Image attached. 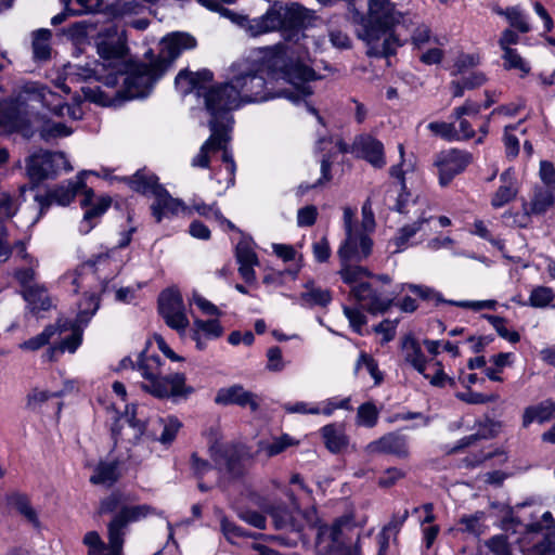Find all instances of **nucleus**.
Listing matches in <instances>:
<instances>
[{
	"instance_id": "obj_26",
	"label": "nucleus",
	"mask_w": 555,
	"mask_h": 555,
	"mask_svg": "<svg viewBox=\"0 0 555 555\" xmlns=\"http://www.w3.org/2000/svg\"><path fill=\"white\" fill-rule=\"evenodd\" d=\"M223 334V327L217 319L202 320L195 318L191 330V338L196 343V348L203 350L206 347L204 339H217Z\"/></svg>"
},
{
	"instance_id": "obj_13",
	"label": "nucleus",
	"mask_w": 555,
	"mask_h": 555,
	"mask_svg": "<svg viewBox=\"0 0 555 555\" xmlns=\"http://www.w3.org/2000/svg\"><path fill=\"white\" fill-rule=\"evenodd\" d=\"M373 242L364 231L347 233L338 248L340 262H360L372 253Z\"/></svg>"
},
{
	"instance_id": "obj_9",
	"label": "nucleus",
	"mask_w": 555,
	"mask_h": 555,
	"mask_svg": "<svg viewBox=\"0 0 555 555\" xmlns=\"http://www.w3.org/2000/svg\"><path fill=\"white\" fill-rule=\"evenodd\" d=\"M350 296L367 312L383 314L393 305V295L378 287L374 282L353 285Z\"/></svg>"
},
{
	"instance_id": "obj_57",
	"label": "nucleus",
	"mask_w": 555,
	"mask_h": 555,
	"mask_svg": "<svg viewBox=\"0 0 555 555\" xmlns=\"http://www.w3.org/2000/svg\"><path fill=\"white\" fill-rule=\"evenodd\" d=\"M319 405L321 409L320 414H323L325 416L333 415V413L338 409L347 410V411H350L352 409L351 404H350L349 397L343 398V399H339L337 397L328 398V399L322 401Z\"/></svg>"
},
{
	"instance_id": "obj_17",
	"label": "nucleus",
	"mask_w": 555,
	"mask_h": 555,
	"mask_svg": "<svg viewBox=\"0 0 555 555\" xmlns=\"http://www.w3.org/2000/svg\"><path fill=\"white\" fill-rule=\"evenodd\" d=\"M212 79L214 74L208 69H202L196 73L184 69L177 75L175 85L182 95L196 92L198 96L205 100L204 94L214 87H207V83L211 82Z\"/></svg>"
},
{
	"instance_id": "obj_60",
	"label": "nucleus",
	"mask_w": 555,
	"mask_h": 555,
	"mask_svg": "<svg viewBox=\"0 0 555 555\" xmlns=\"http://www.w3.org/2000/svg\"><path fill=\"white\" fill-rule=\"evenodd\" d=\"M365 367L369 374L375 379V384L380 383L383 376L382 373L378 370V365L376 361L366 353H361L357 364H356V371H359L361 367Z\"/></svg>"
},
{
	"instance_id": "obj_3",
	"label": "nucleus",
	"mask_w": 555,
	"mask_h": 555,
	"mask_svg": "<svg viewBox=\"0 0 555 555\" xmlns=\"http://www.w3.org/2000/svg\"><path fill=\"white\" fill-rule=\"evenodd\" d=\"M222 16L228 17L233 23L244 28L251 37L272 33L281 28L285 30L289 29L293 31V36L296 37V42L302 40L300 44L307 52L311 49L314 51L321 49V43L317 38L305 35L300 30L307 18V11L297 3L286 5L282 2H274L264 14L254 18L236 14L231 10H223Z\"/></svg>"
},
{
	"instance_id": "obj_27",
	"label": "nucleus",
	"mask_w": 555,
	"mask_h": 555,
	"mask_svg": "<svg viewBox=\"0 0 555 555\" xmlns=\"http://www.w3.org/2000/svg\"><path fill=\"white\" fill-rule=\"evenodd\" d=\"M553 418H555V401L545 399L525 408L521 415V426L528 428L532 423L544 424Z\"/></svg>"
},
{
	"instance_id": "obj_21",
	"label": "nucleus",
	"mask_w": 555,
	"mask_h": 555,
	"mask_svg": "<svg viewBox=\"0 0 555 555\" xmlns=\"http://www.w3.org/2000/svg\"><path fill=\"white\" fill-rule=\"evenodd\" d=\"M196 39L186 33H173L166 36L160 42L158 59H163L169 65L183 52L195 48Z\"/></svg>"
},
{
	"instance_id": "obj_48",
	"label": "nucleus",
	"mask_w": 555,
	"mask_h": 555,
	"mask_svg": "<svg viewBox=\"0 0 555 555\" xmlns=\"http://www.w3.org/2000/svg\"><path fill=\"white\" fill-rule=\"evenodd\" d=\"M403 288H406L414 295L418 296L423 300L427 301H435L436 304L446 302L449 304V300H444L442 298V295L434 289L433 287L426 286V285H418V284H404Z\"/></svg>"
},
{
	"instance_id": "obj_5",
	"label": "nucleus",
	"mask_w": 555,
	"mask_h": 555,
	"mask_svg": "<svg viewBox=\"0 0 555 555\" xmlns=\"http://www.w3.org/2000/svg\"><path fill=\"white\" fill-rule=\"evenodd\" d=\"M134 369L143 378L141 388L156 398L186 397L193 392V388L185 385L184 374L163 375L158 356L140 354Z\"/></svg>"
},
{
	"instance_id": "obj_51",
	"label": "nucleus",
	"mask_w": 555,
	"mask_h": 555,
	"mask_svg": "<svg viewBox=\"0 0 555 555\" xmlns=\"http://www.w3.org/2000/svg\"><path fill=\"white\" fill-rule=\"evenodd\" d=\"M344 315L348 319L350 327L363 335V326L366 324L367 319L361 309L357 307L343 306Z\"/></svg>"
},
{
	"instance_id": "obj_63",
	"label": "nucleus",
	"mask_w": 555,
	"mask_h": 555,
	"mask_svg": "<svg viewBox=\"0 0 555 555\" xmlns=\"http://www.w3.org/2000/svg\"><path fill=\"white\" fill-rule=\"evenodd\" d=\"M318 218V209L313 205H308L297 211L298 227H311Z\"/></svg>"
},
{
	"instance_id": "obj_58",
	"label": "nucleus",
	"mask_w": 555,
	"mask_h": 555,
	"mask_svg": "<svg viewBox=\"0 0 555 555\" xmlns=\"http://www.w3.org/2000/svg\"><path fill=\"white\" fill-rule=\"evenodd\" d=\"M283 409L285 412L289 414H311V415H319L321 413L320 405L318 403L312 402H305V401H298V402H287L283 404Z\"/></svg>"
},
{
	"instance_id": "obj_12",
	"label": "nucleus",
	"mask_w": 555,
	"mask_h": 555,
	"mask_svg": "<svg viewBox=\"0 0 555 555\" xmlns=\"http://www.w3.org/2000/svg\"><path fill=\"white\" fill-rule=\"evenodd\" d=\"M472 154L456 149L449 150L438 155L435 164L439 171V182L447 185L459 173L463 172L472 163Z\"/></svg>"
},
{
	"instance_id": "obj_30",
	"label": "nucleus",
	"mask_w": 555,
	"mask_h": 555,
	"mask_svg": "<svg viewBox=\"0 0 555 555\" xmlns=\"http://www.w3.org/2000/svg\"><path fill=\"white\" fill-rule=\"evenodd\" d=\"M66 330H67L66 324L62 323V320L60 319L54 324H49L48 326H46L44 330L40 334L23 341L20 345V348L23 350H28V351L39 350L40 348L50 344V341L56 335L61 336L64 332H66Z\"/></svg>"
},
{
	"instance_id": "obj_15",
	"label": "nucleus",
	"mask_w": 555,
	"mask_h": 555,
	"mask_svg": "<svg viewBox=\"0 0 555 555\" xmlns=\"http://www.w3.org/2000/svg\"><path fill=\"white\" fill-rule=\"evenodd\" d=\"M352 151L358 157L365 159L374 168L380 169L386 165L383 142L369 133L356 137Z\"/></svg>"
},
{
	"instance_id": "obj_42",
	"label": "nucleus",
	"mask_w": 555,
	"mask_h": 555,
	"mask_svg": "<svg viewBox=\"0 0 555 555\" xmlns=\"http://www.w3.org/2000/svg\"><path fill=\"white\" fill-rule=\"evenodd\" d=\"M503 67L507 70L515 69L520 72L521 77L530 73L529 63L519 54L517 49H505L502 54Z\"/></svg>"
},
{
	"instance_id": "obj_8",
	"label": "nucleus",
	"mask_w": 555,
	"mask_h": 555,
	"mask_svg": "<svg viewBox=\"0 0 555 555\" xmlns=\"http://www.w3.org/2000/svg\"><path fill=\"white\" fill-rule=\"evenodd\" d=\"M62 169L73 170L66 155L62 152L39 151L26 160L27 176L34 184L55 176Z\"/></svg>"
},
{
	"instance_id": "obj_59",
	"label": "nucleus",
	"mask_w": 555,
	"mask_h": 555,
	"mask_svg": "<svg viewBox=\"0 0 555 555\" xmlns=\"http://www.w3.org/2000/svg\"><path fill=\"white\" fill-rule=\"evenodd\" d=\"M190 302L194 304L205 315L219 317L221 314V311L216 305L195 291L192 294Z\"/></svg>"
},
{
	"instance_id": "obj_54",
	"label": "nucleus",
	"mask_w": 555,
	"mask_h": 555,
	"mask_svg": "<svg viewBox=\"0 0 555 555\" xmlns=\"http://www.w3.org/2000/svg\"><path fill=\"white\" fill-rule=\"evenodd\" d=\"M427 128L436 135L447 140L456 141L457 132L454 124L444 121H433L429 122Z\"/></svg>"
},
{
	"instance_id": "obj_39",
	"label": "nucleus",
	"mask_w": 555,
	"mask_h": 555,
	"mask_svg": "<svg viewBox=\"0 0 555 555\" xmlns=\"http://www.w3.org/2000/svg\"><path fill=\"white\" fill-rule=\"evenodd\" d=\"M51 31L38 29L33 36V54L36 61H47L51 55L50 47Z\"/></svg>"
},
{
	"instance_id": "obj_10",
	"label": "nucleus",
	"mask_w": 555,
	"mask_h": 555,
	"mask_svg": "<svg viewBox=\"0 0 555 555\" xmlns=\"http://www.w3.org/2000/svg\"><path fill=\"white\" fill-rule=\"evenodd\" d=\"M158 310L166 324L179 333H183L190 324L183 298L178 288L170 287L160 293Z\"/></svg>"
},
{
	"instance_id": "obj_6",
	"label": "nucleus",
	"mask_w": 555,
	"mask_h": 555,
	"mask_svg": "<svg viewBox=\"0 0 555 555\" xmlns=\"http://www.w3.org/2000/svg\"><path fill=\"white\" fill-rule=\"evenodd\" d=\"M232 126L228 122H223L221 118H218L217 116H210L209 129L211 134L203 143L199 152L192 158L191 162L193 167L207 168L209 166L210 154L217 151H222V160L225 164V170L228 173V188L234 184V175L236 170L232 153L228 147V142L230 141L229 132Z\"/></svg>"
},
{
	"instance_id": "obj_40",
	"label": "nucleus",
	"mask_w": 555,
	"mask_h": 555,
	"mask_svg": "<svg viewBox=\"0 0 555 555\" xmlns=\"http://www.w3.org/2000/svg\"><path fill=\"white\" fill-rule=\"evenodd\" d=\"M555 203V197L551 190L538 188L534 191L533 198L530 203L528 215H542Z\"/></svg>"
},
{
	"instance_id": "obj_55",
	"label": "nucleus",
	"mask_w": 555,
	"mask_h": 555,
	"mask_svg": "<svg viewBox=\"0 0 555 555\" xmlns=\"http://www.w3.org/2000/svg\"><path fill=\"white\" fill-rule=\"evenodd\" d=\"M100 56L105 61H115L122 57L125 53V46L120 42H101L98 46Z\"/></svg>"
},
{
	"instance_id": "obj_52",
	"label": "nucleus",
	"mask_w": 555,
	"mask_h": 555,
	"mask_svg": "<svg viewBox=\"0 0 555 555\" xmlns=\"http://www.w3.org/2000/svg\"><path fill=\"white\" fill-rule=\"evenodd\" d=\"M483 513L478 512L474 515H465L460 519V524L463 526L461 529L464 532L479 537L483 532Z\"/></svg>"
},
{
	"instance_id": "obj_4",
	"label": "nucleus",
	"mask_w": 555,
	"mask_h": 555,
	"mask_svg": "<svg viewBox=\"0 0 555 555\" xmlns=\"http://www.w3.org/2000/svg\"><path fill=\"white\" fill-rule=\"evenodd\" d=\"M154 514L156 509L147 504L122 506L107 525L108 543L96 531L85 534L83 544L88 547V555H122L127 526Z\"/></svg>"
},
{
	"instance_id": "obj_38",
	"label": "nucleus",
	"mask_w": 555,
	"mask_h": 555,
	"mask_svg": "<svg viewBox=\"0 0 555 555\" xmlns=\"http://www.w3.org/2000/svg\"><path fill=\"white\" fill-rule=\"evenodd\" d=\"M339 275L343 281L350 286V289L353 285L367 283L369 281H366V279L372 276L367 269L360 266H353L351 262H341Z\"/></svg>"
},
{
	"instance_id": "obj_2",
	"label": "nucleus",
	"mask_w": 555,
	"mask_h": 555,
	"mask_svg": "<svg viewBox=\"0 0 555 555\" xmlns=\"http://www.w3.org/2000/svg\"><path fill=\"white\" fill-rule=\"evenodd\" d=\"M409 16L400 12L391 0H367V12L359 18L358 37L367 47L366 54L388 57L396 53L405 38Z\"/></svg>"
},
{
	"instance_id": "obj_41",
	"label": "nucleus",
	"mask_w": 555,
	"mask_h": 555,
	"mask_svg": "<svg viewBox=\"0 0 555 555\" xmlns=\"http://www.w3.org/2000/svg\"><path fill=\"white\" fill-rule=\"evenodd\" d=\"M379 411L377 406L371 402H364L357 410L356 424L360 427L373 428L377 425Z\"/></svg>"
},
{
	"instance_id": "obj_33",
	"label": "nucleus",
	"mask_w": 555,
	"mask_h": 555,
	"mask_svg": "<svg viewBox=\"0 0 555 555\" xmlns=\"http://www.w3.org/2000/svg\"><path fill=\"white\" fill-rule=\"evenodd\" d=\"M119 478L117 461H102L93 469L90 481L94 485L111 487Z\"/></svg>"
},
{
	"instance_id": "obj_22",
	"label": "nucleus",
	"mask_w": 555,
	"mask_h": 555,
	"mask_svg": "<svg viewBox=\"0 0 555 555\" xmlns=\"http://www.w3.org/2000/svg\"><path fill=\"white\" fill-rule=\"evenodd\" d=\"M215 402L222 405L236 404L242 408L248 406L253 412L259 406L257 395L246 390L242 385L219 389Z\"/></svg>"
},
{
	"instance_id": "obj_20",
	"label": "nucleus",
	"mask_w": 555,
	"mask_h": 555,
	"mask_svg": "<svg viewBox=\"0 0 555 555\" xmlns=\"http://www.w3.org/2000/svg\"><path fill=\"white\" fill-rule=\"evenodd\" d=\"M82 199L80 205L85 208L83 218L79 225V231L83 234L89 233L94 223L92 222L94 219L102 216L111 205V199L106 197H101L94 202V192L92 189L86 186L82 193Z\"/></svg>"
},
{
	"instance_id": "obj_47",
	"label": "nucleus",
	"mask_w": 555,
	"mask_h": 555,
	"mask_svg": "<svg viewBox=\"0 0 555 555\" xmlns=\"http://www.w3.org/2000/svg\"><path fill=\"white\" fill-rule=\"evenodd\" d=\"M500 14L504 15L509 25L518 31L522 34L530 31V25L527 16L518 8H507L505 11H501Z\"/></svg>"
},
{
	"instance_id": "obj_24",
	"label": "nucleus",
	"mask_w": 555,
	"mask_h": 555,
	"mask_svg": "<svg viewBox=\"0 0 555 555\" xmlns=\"http://www.w3.org/2000/svg\"><path fill=\"white\" fill-rule=\"evenodd\" d=\"M62 323L66 324V331L72 330V334L68 337L62 339L59 344L50 346L46 350L42 357L47 361L56 360V358L65 351L74 353L82 343V327H78L77 324H70L63 320Z\"/></svg>"
},
{
	"instance_id": "obj_56",
	"label": "nucleus",
	"mask_w": 555,
	"mask_h": 555,
	"mask_svg": "<svg viewBox=\"0 0 555 555\" xmlns=\"http://www.w3.org/2000/svg\"><path fill=\"white\" fill-rule=\"evenodd\" d=\"M160 423L163 425V430L158 440L163 444H170L176 439V436L181 427V423L178 421V418L175 417L160 420Z\"/></svg>"
},
{
	"instance_id": "obj_53",
	"label": "nucleus",
	"mask_w": 555,
	"mask_h": 555,
	"mask_svg": "<svg viewBox=\"0 0 555 555\" xmlns=\"http://www.w3.org/2000/svg\"><path fill=\"white\" fill-rule=\"evenodd\" d=\"M126 498L120 492H113L105 499H103L100 503L99 513L100 514H109L114 512H119L125 505Z\"/></svg>"
},
{
	"instance_id": "obj_34",
	"label": "nucleus",
	"mask_w": 555,
	"mask_h": 555,
	"mask_svg": "<svg viewBox=\"0 0 555 555\" xmlns=\"http://www.w3.org/2000/svg\"><path fill=\"white\" fill-rule=\"evenodd\" d=\"M100 307V299L96 293H85L83 298L78 304V313L74 324L78 327L86 326Z\"/></svg>"
},
{
	"instance_id": "obj_44",
	"label": "nucleus",
	"mask_w": 555,
	"mask_h": 555,
	"mask_svg": "<svg viewBox=\"0 0 555 555\" xmlns=\"http://www.w3.org/2000/svg\"><path fill=\"white\" fill-rule=\"evenodd\" d=\"M409 517L408 509H404L401 514H395L391 520L380 530L377 534L376 540L380 542V538L384 535L387 539V543H390L391 534H393V542L397 540V534Z\"/></svg>"
},
{
	"instance_id": "obj_35",
	"label": "nucleus",
	"mask_w": 555,
	"mask_h": 555,
	"mask_svg": "<svg viewBox=\"0 0 555 555\" xmlns=\"http://www.w3.org/2000/svg\"><path fill=\"white\" fill-rule=\"evenodd\" d=\"M305 288L306 291L300 295V301L302 306L325 307L332 301L331 292L326 288L317 286L313 282H308Z\"/></svg>"
},
{
	"instance_id": "obj_23",
	"label": "nucleus",
	"mask_w": 555,
	"mask_h": 555,
	"mask_svg": "<svg viewBox=\"0 0 555 555\" xmlns=\"http://www.w3.org/2000/svg\"><path fill=\"white\" fill-rule=\"evenodd\" d=\"M430 219L431 218L420 217L415 222L401 227L397 235L391 240V243L396 246L395 253H400L409 246L416 244L415 237L418 233L425 236L427 234L426 227Z\"/></svg>"
},
{
	"instance_id": "obj_46",
	"label": "nucleus",
	"mask_w": 555,
	"mask_h": 555,
	"mask_svg": "<svg viewBox=\"0 0 555 555\" xmlns=\"http://www.w3.org/2000/svg\"><path fill=\"white\" fill-rule=\"evenodd\" d=\"M555 298V293L551 287L537 286L529 296V305L534 308H545Z\"/></svg>"
},
{
	"instance_id": "obj_28",
	"label": "nucleus",
	"mask_w": 555,
	"mask_h": 555,
	"mask_svg": "<svg viewBox=\"0 0 555 555\" xmlns=\"http://www.w3.org/2000/svg\"><path fill=\"white\" fill-rule=\"evenodd\" d=\"M154 198L151 209L157 222H160L163 217L169 214L186 212L188 207L180 199L171 197L165 188L158 189Z\"/></svg>"
},
{
	"instance_id": "obj_11",
	"label": "nucleus",
	"mask_w": 555,
	"mask_h": 555,
	"mask_svg": "<svg viewBox=\"0 0 555 555\" xmlns=\"http://www.w3.org/2000/svg\"><path fill=\"white\" fill-rule=\"evenodd\" d=\"M209 454L216 467L220 472H225L232 476H237L242 472V462L248 456L244 444L236 442L216 441L209 447Z\"/></svg>"
},
{
	"instance_id": "obj_14",
	"label": "nucleus",
	"mask_w": 555,
	"mask_h": 555,
	"mask_svg": "<svg viewBox=\"0 0 555 555\" xmlns=\"http://www.w3.org/2000/svg\"><path fill=\"white\" fill-rule=\"evenodd\" d=\"M365 452L370 455L387 454L405 460L410 455L409 439L397 431H390L366 444Z\"/></svg>"
},
{
	"instance_id": "obj_29",
	"label": "nucleus",
	"mask_w": 555,
	"mask_h": 555,
	"mask_svg": "<svg viewBox=\"0 0 555 555\" xmlns=\"http://www.w3.org/2000/svg\"><path fill=\"white\" fill-rule=\"evenodd\" d=\"M402 353L408 364L425 378H428V374L426 373L427 359L422 351L420 343L413 336L409 335L402 339Z\"/></svg>"
},
{
	"instance_id": "obj_50",
	"label": "nucleus",
	"mask_w": 555,
	"mask_h": 555,
	"mask_svg": "<svg viewBox=\"0 0 555 555\" xmlns=\"http://www.w3.org/2000/svg\"><path fill=\"white\" fill-rule=\"evenodd\" d=\"M297 443L298 441L293 437L287 434H283L282 436L275 437L272 439V441L264 444L263 450L269 456H274L285 451L288 447L295 446Z\"/></svg>"
},
{
	"instance_id": "obj_32",
	"label": "nucleus",
	"mask_w": 555,
	"mask_h": 555,
	"mask_svg": "<svg viewBox=\"0 0 555 555\" xmlns=\"http://www.w3.org/2000/svg\"><path fill=\"white\" fill-rule=\"evenodd\" d=\"M129 186L143 195L156 196L158 189L163 186L158 183V178L146 170H138L133 176L127 179Z\"/></svg>"
},
{
	"instance_id": "obj_49",
	"label": "nucleus",
	"mask_w": 555,
	"mask_h": 555,
	"mask_svg": "<svg viewBox=\"0 0 555 555\" xmlns=\"http://www.w3.org/2000/svg\"><path fill=\"white\" fill-rule=\"evenodd\" d=\"M192 210L196 211L198 215L209 220H224V217L221 214L220 209L217 207L216 203L207 205L204 202L194 201L193 204L190 207H188L186 212L190 214Z\"/></svg>"
},
{
	"instance_id": "obj_37",
	"label": "nucleus",
	"mask_w": 555,
	"mask_h": 555,
	"mask_svg": "<svg viewBox=\"0 0 555 555\" xmlns=\"http://www.w3.org/2000/svg\"><path fill=\"white\" fill-rule=\"evenodd\" d=\"M321 433L326 448L333 453L341 451L348 444V437L344 429L335 424L325 425Z\"/></svg>"
},
{
	"instance_id": "obj_18",
	"label": "nucleus",
	"mask_w": 555,
	"mask_h": 555,
	"mask_svg": "<svg viewBox=\"0 0 555 555\" xmlns=\"http://www.w3.org/2000/svg\"><path fill=\"white\" fill-rule=\"evenodd\" d=\"M348 522L347 518H338L332 525H322L318 528L317 544L324 547H337L336 555H362L358 547L340 546L341 529Z\"/></svg>"
},
{
	"instance_id": "obj_36",
	"label": "nucleus",
	"mask_w": 555,
	"mask_h": 555,
	"mask_svg": "<svg viewBox=\"0 0 555 555\" xmlns=\"http://www.w3.org/2000/svg\"><path fill=\"white\" fill-rule=\"evenodd\" d=\"M7 504L15 508L35 527L39 526V520L36 511L31 507L26 494L21 492H12L5 496Z\"/></svg>"
},
{
	"instance_id": "obj_16",
	"label": "nucleus",
	"mask_w": 555,
	"mask_h": 555,
	"mask_svg": "<svg viewBox=\"0 0 555 555\" xmlns=\"http://www.w3.org/2000/svg\"><path fill=\"white\" fill-rule=\"evenodd\" d=\"M86 171L80 172L75 180H68L48 193L46 197L36 196L39 202L41 209L48 207L52 203H56L61 206L68 205L78 193H83L86 189V182L83 176Z\"/></svg>"
},
{
	"instance_id": "obj_45",
	"label": "nucleus",
	"mask_w": 555,
	"mask_h": 555,
	"mask_svg": "<svg viewBox=\"0 0 555 555\" xmlns=\"http://www.w3.org/2000/svg\"><path fill=\"white\" fill-rule=\"evenodd\" d=\"M483 318L493 326L500 337L512 344H516L520 340V335L517 332L509 331L506 327L505 319L491 314H485Z\"/></svg>"
},
{
	"instance_id": "obj_62",
	"label": "nucleus",
	"mask_w": 555,
	"mask_h": 555,
	"mask_svg": "<svg viewBox=\"0 0 555 555\" xmlns=\"http://www.w3.org/2000/svg\"><path fill=\"white\" fill-rule=\"evenodd\" d=\"M481 107L482 106L480 104L467 100L463 105L457 106L453 109L452 117L454 119H461V117L465 118V116L474 118L479 115V113L481 112Z\"/></svg>"
},
{
	"instance_id": "obj_61",
	"label": "nucleus",
	"mask_w": 555,
	"mask_h": 555,
	"mask_svg": "<svg viewBox=\"0 0 555 555\" xmlns=\"http://www.w3.org/2000/svg\"><path fill=\"white\" fill-rule=\"evenodd\" d=\"M456 397L468 404H483L488 402H494L498 399L495 395H485L481 392H476L468 390L466 392H459Z\"/></svg>"
},
{
	"instance_id": "obj_1",
	"label": "nucleus",
	"mask_w": 555,
	"mask_h": 555,
	"mask_svg": "<svg viewBox=\"0 0 555 555\" xmlns=\"http://www.w3.org/2000/svg\"><path fill=\"white\" fill-rule=\"evenodd\" d=\"M229 81L214 86L205 95L210 116L232 126L231 112L243 105L285 98L297 104L312 94L310 81L314 70L302 62H294L282 46L263 48L234 62Z\"/></svg>"
},
{
	"instance_id": "obj_7",
	"label": "nucleus",
	"mask_w": 555,
	"mask_h": 555,
	"mask_svg": "<svg viewBox=\"0 0 555 555\" xmlns=\"http://www.w3.org/2000/svg\"><path fill=\"white\" fill-rule=\"evenodd\" d=\"M166 70L167 63L163 59H157L150 64H135L124 78V89L118 94L126 100L144 98L150 94L155 82Z\"/></svg>"
},
{
	"instance_id": "obj_43",
	"label": "nucleus",
	"mask_w": 555,
	"mask_h": 555,
	"mask_svg": "<svg viewBox=\"0 0 555 555\" xmlns=\"http://www.w3.org/2000/svg\"><path fill=\"white\" fill-rule=\"evenodd\" d=\"M73 129L61 121L48 120L40 128V137L47 141L68 137Z\"/></svg>"
},
{
	"instance_id": "obj_64",
	"label": "nucleus",
	"mask_w": 555,
	"mask_h": 555,
	"mask_svg": "<svg viewBox=\"0 0 555 555\" xmlns=\"http://www.w3.org/2000/svg\"><path fill=\"white\" fill-rule=\"evenodd\" d=\"M486 544L495 555H512L507 538L505 535H494L489 539Z\"/></svg>"
},
{
	"instance_id": "obj_25",
	"label": "nucleus",
	"mask_w": 555,
	"mask_h": 555,
	"mask_svg": "<svg viewBox=\"0 0 555 555\" xmlns=\"http://www.w3.org/2000/svg\"><path fill=\"white\" fill-rule=\"evenodd\" d=\"M501 185L491 198V205L494 208H501L516 198L519 184L515 171L507 169L500 176Z\"/></svg>"
},
{
	"instance_id": "obj_31",
	"label": "nucleus",
	"mask_w": 555,
	"mask_h": 555,
	"mask_svg": "<svg viewBox=\"0 0 555 555\" xmlns=\"http://www.w3.org/2000/svg\"><path fill=\"white\" fill-rule=\"evenodd\" d=\"M33 313L48 311L53 307L52 298L43 284H37L31 288L20 292Z\"/></svg>"
},
{
	"instance_id": "obj_19",
	"label": "nucleus",
	"mask_w": 555,
	"mask_h": 555,
	"mask_svg": "<svg viewBox=\"0 0 555 555\" xmlns=\"http://www.w3.org/2000/svg\"><path fill=\"white\" fill-rule=\"evenodd\" d=\"M14 249L16 257H20L25 263L14 270L13 276L21 286V291L31 288L38 284L36 279L38 275L37 270L39 268V261L26 251V245L22 241L14 245Z\"/></svg>"
}]
</instances>
